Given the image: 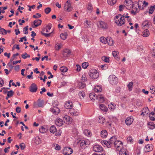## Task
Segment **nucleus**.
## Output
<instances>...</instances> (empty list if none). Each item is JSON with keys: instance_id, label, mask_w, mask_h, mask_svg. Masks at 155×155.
I'll use <instances>...</instances> for the list:
<instances>
[{"instance_id": "4be33fe9", "label": "nucleus", "mask_w": 155, "mask_h": 155, "mask_svg": "<svg viewBox=\"0 0 155 155\" xmlns=\"http://www.w3.org/2000/svg\"><path fill=\"white\" fill-rule=\"evenodd\" d=\"M96 99H97L100 102L102 103L104 101V97L101 95H99L96 97Z\"/></svg>"}, {"instance_id": "e433bc0d", "label": "nucleus", "mask_w": 155, "mask_h": 155, "mask_svg": "<svg viewBox=\"0 0 155 155\" xmlns=\"http://www.w3.org/2000/svg\"><path fill=\"white\" fill-rule=\"evenodd\" d=\"M98 120L99 123L102 124L105 122V119L101 116L99 117Z\"/></svg>"}, {"instance_id": "c9c22d12", "label": "nucleus", "mask_w": 155, "mask_h": 155, "mask_svg": "<svg viewBox=\"0 0 155 155\" xmlns=\"http://www.w3.org/2000/svg\"><path fill=\"white\" fill-rule=\"evenodd\" d=\"M94 91L97 92H101L102 91V88L99 86H96L94 89Z\"/></svg>"}, {"instance_id": "a211bd4d", "label": "nucleus", "mask_w": 155, "mask_h": 155, "mask_svg": "<svg viewBox=\"0 0 155 155\" xmlns=\"http://www.w3.org/2000/svg\"><path fill=\"white\" fill-rule=\"evenodd\" d=\"M152 146V145L151 144H148L146 145L145 146V152H147L151 151L153 149Z\"/></svg>"}, {"instance_id": "39448f33", "label": "nucleus", "mask_w": 155, "mask_h": 155, "mask_svg": "<svg viewBox=\"0 0 155 155\" xmlns=\"http://www.w3.org/2000/svg\"><path fill=\"white\" fill-rule=\"evenodd\" d=\"M125 6L126 7V8L128 9H130L133 8L134 6L135 5H134V3H133L131 0H126L125 1Z\"/></svg>"}, {"instance_id": "473e14b6", "label": "nucleus", "mask_w": 155, "mask_h": 155, "mask_svg": "<svg viewBox=\"0 0 155 155\" xmlns=\"http://www.w3.org/2000/svg\"><path fill=\"white\" fill-rule=\"evenodd\" d=\"M97 96L94 93H91L89 94V97L91 100H95Z\"/></svg>"}, {"instance_id": "680f3d73", "label": "nucleus", "mask_w": 155, "mask_h": 155, "mask_svg": "<svg viewBox=\"0 0 155 155\" xmlns=\"http://www.w3.org/2000/svg\"><path fill=\"white\" fill-rule=\"evenodd\" d=\"M55 147V149L57 150H59L61 149V147L58 144H55L54 145Z\"/></svg>"}, {"instance_id": "9b49d317", "label": "nucleus", "mask_w": 155, "mask_h": 155, "mask_svg": "<svg viewBox=\"0 0 155 155\" xmlns=\"http://www.w3.org/2000/svg\"><path fill=\"white\" fill-rule=\"evenodd\" d=\"M64 106L66 109H71L73 107V104L71 101H68L66 102Z\"/></svg>"}, {"instance_id": "79ce46f5", "label": "nucleus", "mask_w": 155, "mask_h": 155, "mask_svg": "<svg viewBox=\"0 0 155 155\" xmlns=\"http://www.w3.org/2000/svg\"><path fill=\"white\" fill-rule=\"evenodd\" d=\"M41 140L39 137H38L36 138L35 143L37 145H38L41 143Z\"/></svg>"}, {"instance_id": "a878e982", "label": "nucleus", "mask_w": 155, "mask_h": 155, "mask_svg": "<svg viewBox=\"0 0 155 155\" xmlns=\"http://www.w3.org/2000/svg\"><path fill=\"white\" fill-rule=\"evenodd\" d=\"M107 135V131L105 130H102L101 132V136L103 138L106 137Z\"/></svg>"}, {"instance_id": "6ab92c4d", "label": "nucleus", "mask_w": 155, "mask_h": 155, "mask_svg": "<svg viewBox=\"0 0 155 155\" xmlns=\"http://www.w3.org/2000/svg\"><path fill=\"white\" fill-rule=\"evenodd\" d=\"M64 8L65 9H66V11L68 12L71 11L73 9V8L70 3L67 5H65Z\"/></svg>"}, {"instance_id": "09e8293b", "label": "nucleus", "mask_w": 155, "mask_h": 155, "mask_svg": "<svg viewBox=\"0 0 155 155\" xmlns=\"http://www.w3.org/2000/svg\"><path fill=\"white\" fill-rule=\"evenodd\" d=\"M133 82H129V84L127 85L130 91H131L132 90V86H133Z\"/></svg>"}, {"instance_id": "338daca9", "label": "nucleus", "mask_w": 155, "mask_h": 155, "mask_svg": "<svg viewBox=\"0 0 155 155\" xmlns=\"http://www.w3.org/2000/svg\"><path fill=\"white\" fill-rule=\"evenodd\" d=\"M51 28V26L50 25H48L46 26L45 28L44 29V30H46V31L47 32H48V30H50Z\"/></svg>"}, {"instance_id": "5fc2aeb1", "label": "nucleus", "mask_w": 155, "mask_h": 155, "mask_svg": "<svg viewBox=\"0 0 155 155\" xmlns=\"http://www.w3.org/2000/svg\"><path fill=\"white\" fill-rule=\"evenodd\" d=\"M115 106H116V105H114L112 103H111L110 104L108 105V108L112 110H114L115 108Z\"/></svg>"}, {"instance_id": "f704fd0d", "label": "nucleus", "mask_w": 155, "mask_h": 155, "mask_svg": "<svg viewBox=\"0 0 155 155\" xmlns=\"http://www.w3.org/2000/svg\"><path fill=\"white\" fill-rule=\"evenodd\" d=\"M47 129H46L44 126H41L39 128V131L41 133H44L47 131Z\"/></svg>"}, {"instance_id": "2eb2a0df", "label": "nucleus", "mask_w": 155, "mask_h": 155, "mask_svg": "<svg viewBox=\"0 0 155 155\" xmlns=\"http://www.w3.org/2000/svg\"><path fill=\"white\" fill-rule=\"evenodd\" d=\"M71 53V51L69 49H66L64 50L63 55L64 57H67L69 56L70 54Z\"/></svg>"}, {"instance_id": "ea45409f", "label": "nucleus", "mask_w": 155, "mask_h": 155, "mask_svg": "<svg viewBox=\"0 0 155 155\" xmlns=\"http://www.w3.org/2000/svg\"><path fill=\"white\" fill-rule=\"evenodd\" d=\"M155 10V5H154L153 6H151L149 9V14H152L153 13L154 11Z\"/></svg>"}, {"instance_id": "4468645a", "label": "nucleus", "mask_w": 155, "mask_h": 155, "mask_svg": "<svg viewBox=\"0 0 155 155\" xmlns=\"http://www.w3.org/2000/svg\"><path fill=\"white\" fill-rule=\"evenodd\" d=\"M63 120L64 123L71 122L72 120V118L68 115L64 116L63 118Z\"/></svg>"}, {"instance_id": "5701e85b", "label": "nucleus", "mask_w": 155, "mask_h": 155, "mask_svg": "<svg viewBox=\"0 0 155 155\" xmlns=\"http://www.w3.org/2000/svg\"><path fill=\"white\" fill-rule=\"evenodd\" d=\"M149 118L151 120H155V114L153 112H151L149 114Z\"/></svg>"}, {"instance_id": "0eeeda50", "label": "nucleus", "mask_w": 155, "mask_h": 155, "mask_svg": "<svg viewBox=\"0 0 155 155\" xmlns=\"http://www.w3.org/2000/svg\"><path fill=\"white\" fill-rule=\"evenodd\" d=\"M73 150L69 147L64 148L63 150V153L64 155H69L73 153Z\"/></svg>"}, {"instance_id": "3c124183", "label": "nucleus", "mask_w": 155, "mask_h": 155, "mask_svg": "<svg viewBox=\"0 0 155 155\" xmlns=\"http://www.w3.org/2000/svg\"><path fill=\"white\" fill-rule=\"evenodd\" d=\"M150 90H151L150 92L153 94H155V86H152L150 87Z\"/></svg>"}, {"instance_id": "7ed1b4c3", "label": "nucleus", "mask_w": 155, "mask_h": 155, "mask_svg": "<svg viewBox=\"0 0 155 155\" xmlns=\"http://www.w3.org/2000/svg\"><path fill=\"white\" fill-rule=\"evenodd\" d=\"M108 81L112 85H116L118 83V79L117 77L114 75L109 76Z\"/></svg>"}, {"instance_id": "7c9ffc66", "label": "nucleus", "mask_w": 155, "mask_h": 155, "mask_svg": "<svg viewBox=\"0 0 155 155\" xmlns=\"http://www.w3.org/2000/svg\"><path fill=\"white\" fill-rule=\"evenodd\" d=\"M84 133L85 135L88 137H90L91 135V133L90 131L87 129L84 130Z\"/></svg>"}, {"instance_id": "ddd939ff", "label": "nucleus", "mask_w": 155, "mask_h": 155, "mask_svg": "<svg viewBox=\"0 0 155 155\" xmlns=\"http://www.w3.org/2000/svg\"><path fill=\"white\" fill-rule=\"evenodd\" d=\"M50 110L55 114H58L60 112V109L57 107H54L53 108H51Z\"/></svg>"}, {"instance_id": "c756f323", "label": "nucleus", "mask_w": 155, "mask_h": 155, "mask_svg": "<svg viewBox=\"0 0 155 155\" xmlns=\"http://www.w3.org/2000/svg\"><path fill=\"white\" fill-rule=\"evenodd\" d=\"M148 127L149 129L153 130L155 127V124L152 122H150L148 124Z\"/></svg>"}, {"instance_id": "f3484780", "label": "nucleus", "mask_w": 155, "mask_h": 155, "mask_svg": "<svg viewBox=\"0 0 155 155\" xmlns=\"http://www.w3.org/2000/svg\"><path fill=\"white\" fill-rule=\"evenodd\" d=\"M133 121V117H129L126 120L125 122L127 125H129L132 124Z\"/></svg>"}, {"instance_id": "864d4df0", "label": "nucleus", "mask_w": 155, "mask_h": 155, "mask_svg": "<svg viewBox=\"0 0 155 155\" xmlns=\"http://www.w3.org/2000/svg\"><path fill=\"white\" fill-rule=\"evenodd\" d=\"M14 94V92L12 91L11 90L10 91H8V97H11Z\"/></svg>"}, {"instance_id": "a18cd8bd", "label": "nucleus", "mask_w": 155, "mask_h": 155, "mask_svg": "<svg viewBox=\"0 0 155 155\" xmlns=\"http://www.w3.org/2000/svg\"><path fill=\"white\" fill-rule=\"evenodd\" d=\"M60 71L62 72H65L68 71V68L65 66L61 67L60 68Z\"/></svg>"}, {"instance_id": "58836bf2", "label": "nucleus", "mask_w": 155, "mask_h": 155, "mask_svg": "<svg viewBox=\"0 0 155 155\" xmlns=\"http://www.w3.org/2000/svg\"><path fill=\"white\" fill-rule=\"evenodd\" d=\"M119 151H120V155H128L127 154L126 150L124 149H122Z\"/></svg>"}, {"instance_id": "f8f14e48", "label": "nucleus", "mask_w": 155, "mask_h": 155, "mask_svg": "<svg viewBox=\"0 0 155 155\" xmlns=\"http://www.w3.org/2000/svg\"><path fill=\"white\" fill-rule=\"evenodd\" d=\"M98 26L99 28L105 29L107 28V24L103 21H100L99 24H98Z\"/></svg>"}, {"instance_id": "1a4fd4ad", "label": "nucleus", "mask_w": 155, "mask_h": 155, "mask_svg": "<svg viewBox=\"0 0 155 155\" xmlns=\"http://www.w3.org/2000/svg\"><path fill=\"white\" fill-rule=\"evenodd\" d=\"M93 150L95 152H101L103 150V148L100 145H96L93 147Z\"/></svg>"}, {"instance_id": "a19ab883", "label": "nucleus", "mask_w": 155, "mask_h": 155, "mask_svg": "<svg viewBox=\"0 0 155 155\" xmlns=\"http://www.w3.org/2000/svg\"><path fill=\"white\" fill-rule=\"evenodd\" d=\"M78 85L80 88H84L86 86L85 84L83 82H78Z\"/></svg>"}, {"instance_id": "9d476101", "label": "nucleus", "mask_w": 155, "mask_h": 155, "mask_svg": "<svg viewBox=\"0 0 155 155\" xmlns=\"http://www.w3.org/2000/svg\"><path fill=\"white\" fill-rule=\"evenodd\" d=\"M38 87L36 85L35 83L31 84L29 87V91L31 92H35L37 90Z\"/></svg>"}, {"instance_id": "13d9d810", "label": "nucleus", "mask_w": 155, "mask_h": 155, "mask_svg": "<svg viewBox=\"0 0 155 155\" xmlns=\"http://www.w3.org/2000/svg\"><path fill=\"white\" fill-rule=\"evenodd\" d=\"M88 65V63L87 62H84L82 65V67L84 69L86 68Z\"/></svg>"}, {"instance_id": "f03ea898", "label": "nucleus", "mask_w": 155, "mask_h": 155, "mask_svg": "<svg viewBox=\"0 0 155 155\" xmlns=\"http://www.w3.org/2000/svg\"><path fill=\"white\" fill-rule=\"evenodd\" d=\"M121 15V14H119L116 15L115 18V22L119 26H121L125 23V19L124 18H121L120 16Z\"/></svg>"}, {"instance_id": "6e6552de", "label": "nucleus", "mask_w": 155, "mask_h": 155, "mask_svg": "<svg viewBox=\"0 0 155 155\" xmlns=\"http://www.w3.org/2000/svg\"><path fill=\"white\" fill-rule=\"evenodd\" d=\"M144 0H139L138 2H134V5H138V8L140 9H143L144 7L143 5H141L143 4Z\"/></svg>"}, {"instance_id": "423d86ee", "label": "nucleus", "mask_w": 155, "mask_h": 155, "mask_svg": "<svg viewBox=\"0 0 155 155\" xmlns=\"http://www.w3.org/2000/svg\"><path fill=\"white\" fill-rule=\"evenodd\" d=\"M114 147L116 148V150L118 151H119L120 150L122 149L123 144L122 142L119 140H117L115 142L114 144Z\"/></svg>"}, {"instance_id": "de8ad7c7", "label": "nucleus", "mask_w": 155, "mask_h": 155, "mask_svg": "<svg viewBox=\"0 0 155 155\" xmlns=\"http://www.w3.org/2000/svg\"><path fill=\"white\" fill-rule=\"evenodd\" d=\"M143 113L146 114V115H147L149 112V110L147 107H145L143 109Z\"/></svg>"}, {"instance_id": "774afa93", "label": "nucleus", "mask_w": 155, "mask_h": 155, "mask_svg": "<svg viewBox=\"0 0 155 155\" xmlns=\"http://www.w3.org/2000/svg\"><path fill=\"white\" fill-rule=\"evenodd\" d=\"M19 146L21 150H23L25 148V145L23 143H21Z\"/></svg>"}, {"instance_id": "bf43d9fd", "label": "nucleus", "mask_w": 155, "mask_h": 155, "mask_svg": "<svg viewBox=\"0 0 155 155\" xmlns=\"http://www.w3.org/2000/svg\"><path fill=\"white\" fill-rule=\"evenodd\" d=\"M148 21H143V22L142 23V25L143 27H144L145 26H148Z\"/></svg>"}, {"instance_id": "e2e57ef3", "label": "nucleus", "mask_w": 155, "mask_h": 155, "mask_svg": "<svg viewBox=\"0 0 155 155\" xmlns=\"http://www.w3.org/2000/svg\"><path fill=\"white\" fill-rule=\"evenodd\" d=\"M127 142H130V143H132L133 141L134 140L132 138V137L131 136H130L127 138Z\"/></svg>"}, {"instance_id": "603ef678", "label": "nucleus", "mask_w": 155, "mask_h": 155, "mask_svg": "<svg viewBox=\"0 0 155 155\" xmlns=\"http://www.w3.org/2000/svg\"><path fill=\"white\" fill-rule=\"evenodd\" d=\"M51 9L50 7L46 8L45 9V12L46 14H49L51 12Z\"/></svg>"}, {"instance_id": "dca6fc26", "label": "nucleus", "mask_w": 155, "mask_h": 155, "mask_svg": "<svg viewBox=\"0 0 155 155\" xmlns=\"http://www.w3.org/2000/svg\"><path fill=\"white\" fill-rule=\"evenodd\" d=\"M41 20L40 19L36 20L34 21V26H33V28H34L40 25L41 23Z\"/></svg>"}, {"instance_id": "b1692460", "label": "nucleus", "mask_w": 155, "mask_h": 155, "mask_svg": "<svg viewBox=\"0 0 155 155\" xmlns=\"http://www.w3.org/2000/svg\"><path fill=\"white\" fill-rule=\"evenodd\" d=\"M69 112L71 115L74 116H77L78 115V113L77 112H75V110L74 109H70Z\"/></svg>"}, {"instance_id": "4d7b16f0", "label": "nucleus", "mask_w": 155, "mask_h": 155, "mask_svg": "<svg viewBox=\"0 0 155 155\" xmlns=\"http://www.w3.org/2000/svg\"><path fill=\"white\" fill-rule=\"evenodd\" d=\"M28 26H27L23 28V31L24 32V33L25 34L27 35L28 34Z\"/></svg>"}, {"instance_id": "aec40b11", "label": "nucleus", "mask_w": 155, "mask_h": 155, "mask_svg": "<svg viewBox=\"0 0 155 155\" xmlns=\"http://www.w3.org/2000/svg\"><path fill=\"white\" fill-rule=\"evenodd\" d=\"M63 120L60 118L57 119L55 121V124L58 126H61L63 124Z\"/></svg>"}, {"instance_id": "8fccbe9b", "label": "nucleus", "mask_w": 155, "mask_h": 155, "mask_svg": "<svg viewBox=\"0 0 155 155\" xmlns=\"http://www.w3.org/2000/svg\"><path fill=\"white\" fill-rule=\"evenodd\" d=\"M66 33H62L60 34V37L62 39L64 40L66 38Z\"/></svg>"}, {"instance_id": "49530a36", "label": "nucleus", "mask_w": 155, "mask_h": 155, "mask_svg": "<svg viewBox=\"0 0 155 155\" xmlns=\"http://www.w3.org/2000/svg\"><path fill=\"white\" fill-rule=\"evenodd\" d=\"M101 59L102 60L104 61L105 62H107V63H109V58H108L107 57H106L105 56H103Z\"/></svg>"}, {"instance_id": "c85d7f7f", "label": "nucleus", "mask_w": 155, "mask_h": 155, "mask_svg": "<svg viewBox=\"0 0 155 155\" xmlns=\"http://www.w3.org/2000/svg\"><path fill=\"white\" fill-rule=\"evenodd\" d=\"M87 141H85L84 140L82 141L80 143V146L82 148H84L86 147H87Z\"/></svg>"}, {"instance_id": "20e7f679", "label": "nucleus", "mask_w": 155, "mask_h": 155, "mask_svg": "<svg viewBox=\"0 0 155 155\" xmlns=\"http://www.w3.org/2000/svg\"><path fill=\"white\" fill-rule=\"evenodd\" d=\"M99 73L96 70H91L89 73L90 77L93 79H96L99 76Z\"/></svg>"}, {"instance_id": "69168bd1", "label": "nucleus", "mask_w": 155, "mask_h": 155, "mask_svg": "<svg viewBox=\"0 0 155 155\" xmlns=\"http://www.w3.org/2000/svg\"><path fill=\"white\" fill-rule=\"evenodd\" d=\"M36 15H38V16H36V15H34L32 17L33 18H39L41 17V14L39 13H36Z\"/></svg>"}, {"instance_id": "c03bdc74", "label": "nucleus", "mask_w": 155, "mask_h": 155, "mask_svg": "<svg viewBox=\"0 0 155 155\" xmlns=\"http://www.w3.org/2000/svg\"><path fill=\"white\" fill-rule=\"evenodd\" d=\"M78 95L81 99H82L85 96V95L84 92L82 91L79 92L78 93Z\"/></svg>"}, {"instance_id": "6e6d98bb", "label": "nucleus", "mask_w": 155, "mask_h": 155, "mask_svg": "<svg viewBox=\"0 0 155 155\" xmlns=\"http://www.w3.org/2000/svg\"><path fill=\"white\" fill-rule=\"evenodd\" d=\"M107 43H108L109 45L112 46L113 45V40L111 38H109Z\"/></svg>"}, {"instance_id": "393cba45", "label": "nucleus", "mask_w": 155, "mask_h": 155, "mask_svg": "<svg viewBox=\"0 0 155 155\" xmlns=\"http://www.w3.org/2000/svg\"><path fill=\"white\" fill-rule=\"evenodd\" d=\"M118 53V51H114L112 52V55L117 60H119V58L118 57L117 54Z\"/></svg>"}, {"instance_id": "f257e3e1", "label": "nucleus", "mask_w": 155, "mask_h": 155, "mask_svg": "<svg viewBox=\"0 0 155 155\" xmlns=\"http://www.w3.org/2000/svg\"><path fill=\"white\" fill-rule=\"evenodd\" d=\"M117 140L116 136H113L110 138L108 141L103 140L101 141V143L103 145L104 144L106 145L108 148H109L115 143V142L117 141Z\"/></svg>"}, {"instance_id": "cd10ccee", "label": "nucleus", "mask_w": 155, "mask_h": 155, "mask_svg": "<svg viewBox=\"0 0 155 155\" xmlns=\"http://www.w3.org/2000/svg\"><path fill=\"white\" fill-rule=\"evenodd\" d=\"M38 105L39 107H42L44 106V101L43 100L39 99L38 100Z\"/></svg>"}, {"instance_id": "72a5a7b5", "label": "nucleus", "mask_w": 155, "mask_h": 155, "mask_svg": "<svg viewBox=\"0 0 155 155\" xmlns=\"http://www.w3.org/2000/svg\"><path fill=\"white\" fill-rule=\"evenodd\" d=\"M50 131L51 133L54 134L57 131V129L55 126H52L50 128Z\"/></svg>"}, {"instance_id": "bb28decb", "label": "nucleus", "mask_w": 155, "mask_h": 155, "mask_svg": "<svg viewBox=\"0 0 155 155\" xmlns=\"http://www.w3.org/2000/svg\"><path fill=\"white\" fill-rule=\"evenodd\" d=\"M100 108L102 111L106 112L107 110V107L104 104H101L100 105Z\"/></svg>"}, {"instance_id": "0e129e2a", "label": "nucleus", "mask_w": 155, "mask_h": 155, "mask_svg": "<svg viewBox=\"0 0 155 155\" xmlns=\"http://www.w3.org/2000/svg\"><path fill=\"white\" fill-rule=\"evenodd\" d=\"M52 33V32H51L50 33H48V34H47V33H44L42 31H41V34L45 36L46 37H50Z\"/></svg>"}, {"instance_id": "2f4dec72", "label": "nucleus", "mask_w": 155, "mask_h": 155, "mask_svg": "<svg viewBox=\"0 0 155 155\" xmlns=\"http://www.w3.org/2000/svg\"><path fill=\"white\" fill-rule=\"evenodd\" d=\"M100 41L102 43L106 44L108 42V39L104 37H101L100 38Z\"/></svg>"}, {"instance_id": "4c0bfd02", "label": "nucleus", "mask_w": 155, "mask_h": 155, "mask_svg": "<svg viewBox=\"0 0 155 155\" xmlns=\"http://www.w3.org/2000/svg\"><path fill=\"white\" fill-rule=\"evenodd\" d=\"M117 0H107L108 3L111 5H114L116 2Z\"/></svg>"}, {"instance_id": "052dcab7", "label": "nucleus", "mask_w": 155, "mask_h": 155, "mask_svg": "<svg viewBox=\"0 0 155 155\" xmlns=\"http://www.w3.org/2000/svg\"><path fill=\"white\" fill-rule=\"evenodd\" d=\"M136 11H134V10H133L131 11V13L132 14H133L134 15H135L137 13H138L139 12V10H138L137 8V7H135Z\"/></svg>"}, {"instance_id": "37998d69", "label": "nucleus", "mask_w": 155, "mask_h": 155, "mask_svg": "<svg viewBox=\"0 0 155 155\" xmlns=\"http://www.w3.org/2000/svg\"><path fill=\"white\" fill-rule=\"evenodd\" d=\"M7 33V31L6 30L3 28H2L0 27V33L3 35H6Z\"/></svg>"}, {"instance_id": "412c9836", "label": "nucleus", "mask_w": 155, "mask_h": 155, "mask_svg": "<svg viewBox=\"0 0 155 155\" xmlns=\"http://www.w3.org/2000/svg\"><path fill=\"white\" fill-rule=\"evenodd\" d=\"M150 35V32L149 30L147 29L144 30L142 33V35L144 37H147L148 36Z\"/></svg>"}]
</instances>
